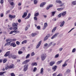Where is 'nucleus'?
<instances>
[{
	"mask_svg": "<svg viewBox=\"0 0 76 76\" xmlns=\"http://www.w3.org/2000/svg\"><path fill=\"white\" fill-rule=\"evenodd\" d=\"M18 23H14L12 24V28L13 29H14V31H13V32H14L15 33H17V30H16L18 29Z\"/></svg>",
	"mask_w": 76,
	"mask_h": 76,
	"instance_id": "f257e3e1",
	"label": "nucleus"
},
{
	"mask_svg": "<svg viewBox=\"0 0 76 76\" xmlns=\"http://www.w3.org/2000/svg\"><path fill=\"white\" fill-rule=\"evenodd\" d=\"M46 58V54H43L41 56V60L42 61H44Z\"/></svg>",
	"mask_w": 76,
	"mask_h": 76,
	"instance_id": "f03ea898",
	"label": "nucleus"
},
{
	"mask_svg": "<svg viewBox=\"0 0 76 76\" xmlns=\"http://www.w3.org/2000/svg\"><path fill=\"white\" fill-rule=\"evenodd\" d=\"M59 34V33H56L55 34H54L53 36L51 37V39H53L54 38H56L57 37L58 35Z\"/></svg>",
	"mask_w": 76,
	"mask_h": 76,
	"instance_id": "7ed1b4c3",
	"label": "nucleus"
},
{
	"mask_svg": "<svg viewBox=\"0 0 76 76\" xmlns=\"http://www.w3.org/2000/svg\"><path fill=\"white\" fill-rule=\"evenodd\" d=\"M49 37H50V34H48L47 35H46V36L45 37L44 39V41H45L46 40L48 39Z\"/></svg>",
	"mask_w": 76,
	"mask_h": 76,
	"instance_id": "20e7f679",
	"label": "nucleus"
},
{
	"mask_svg": "<svg viewBox=\"0 0 76 76\" xmlns=\"http://www.w3.org/2000/svg\"><path fill=\"white\" fill-rule=\"evenodd\" d=\"M28 64L25 65L24 66V72H26L27 70H28Z\"/></svg>",
	"mask_w": 76,
	"mask_h": 76,
	"instance_id": "39448f33",
	"label": "nucleus"
},
{
	"mask_svg": "<svg viewBox=\"0 0 76 76\" xmlns=\"http://www.w3.org/2000/svg\"><path fill=\"white\" fill-rule=\"evenodd\" d=\"M10 51L7 52L4 55V56L7 57V56H9L10 55Z\"/></svg>",
	"mask_w": 76,
	"mask_h": 76,
	"instance_id": "423d86ee",
	"label": "nucleus"
},
{
	"mask_svg": "<svg viewBox=\"0 0 76 76\" xmlns=\"http://www.w3.org/2000/svg\"><path fill=\"white\" fill-rule=\"evenodd\" d=\"M30 61V60L29 59H27L24 61L22 63L23 64H26L27 63L29 62Z\"/></svg>",
	"mask_w": 76,
	"mask_h": 76,
	"instance_id": "0eeeda50",
	"label": "nucleus"
},
{
	"mask_svg": "<svg viewBox=\"0 0 76 76\" xmlns=\"http://www.w3.org/2000/svg\"><path fill=\"white\" fill-rule=\"evenodd\" d=\"M42 42V41L40 40L38 43V45H37L36 47V48H38L39 47V46L41 45V43Z\"/></svg>",
	"mask_w": 76,
	"mask_h": 76,
	"instance_id": "6e6552de",
	"label": "nucleus"
},
{
	"mask_svg": "<svg viewBox=\"0 0 76 76\" xmlns=\"http://www.w3.org/2000/svg\"><path fill=\"white\" fill-rule=\"evenodd\" d=\"M46 4V2H43L40 4V7H42L43 6Z\"/></svg>",
	"mask_w": 76,
	"mask_h": 76,
	"instance_id": "1a4fd4ad",
	"label": "nucleus"
},
{
	"mask_svg": "<svg viewBox=\"0 0 76 76\" xmlns=\"http://www.w3.org/2000/svg\"><path fill=\"white\" fill-rule=\"evenodd\" d=\"M9 17L10 18H12V19H14L16 18V15H9Z\"/></svg>",
	"mask_w": 76,
	"mask_h": 76,
	"instance_id": "9d476101",
	"label": "nucleus"
},
{
	"mask_svg": "<svg viewBox=\"0 0 76 76\" xmlns=\"http://www.w3.org/2000/svg\"><path fill=\"white\" fill-rule=\"evenodd\" d=\"M27 12H25L23 13V15L22 16V17L23 18H25L27 16Z\"/></svg>",
	"mask_w": 76,
	"mask_h": 76,
	"instance_id": "9b49d317",
	"label": "nucleus"
},
{
	"mask_svg": "<svg viewBox=\"0 0 76 76\" xmlns=\"http://www.w3.org/2000/svg\"><path fill=\"white\" fill-rule=\"evenodd\" d=\"M48 25V24H47V23H44V27L43 28V29L44 30L45 28H46V27Z\"/></svg>",
	"mask_w": 76,
	"mask_h": 76,
	"instance_id": "f8f14e48",
	"label": "nucleus"
},
{
	"mask_svg": "<svg viewBox=\"0 0 76 76\" xmlns=\"http://www.w3.org/2000/svg\"><path fill=\"white\" fill-rule=\"evenodd\" d=\"M10 46H12L13 47H15L16 46V44H15V42H12L11 44V45H10Z\"/></svg>",
	"mask_w": 76,
	"mask_h": 76,
	"instance_id": "ddd939ff",
	"label": "nucleus"
},
{
	"mask_svg": "<svg viewBox=\"0 0 76 76\" xmlns=\"http://www.w3.org/2000/svg\"><path fill=\"white\" fill-rule=\"evenodd\" d=\"M55 64V63L53 61H51L50 63V66H53V64Z\"/></svg>",
	"mask_w": 76,
	"mask_h": 76,
	"instance_id": "4468645a",
	"label": "nucleus"
},
{
	"mask_svg": "<svg viewBox=\"0 0 76 76\" xmlns=\"http://www.w3.org/2000/svg\"><path fill=\"white\" fill-rule=\"evenodd\" d=\"M65 23V22L64 21H63L62 23H61V25H60V26L61 27H62V26H64V23Z\"/></svg>",
	"mask_w": 76,
	"mask_h": 76,
	"instance_id": "2eb2a0df",
	"label": "nucleus"
},
{
	"mask_svg": "<svg viewBox=\"0 0 76 76\" xmlns=\"http://www.w3.org/2000/svg\"><path fill=\"white\" fill-rule=\"evenodd\" d=\"M44 69L43 68H42L40 70V73L42 74V75H43V73H44Z\"/></svg>",
	"mask_w": 76,
	"mask_h": 76,
	"instance_id": "dca6fc26",
	"label": "nucleus"
},
{
	"mask_svg": "<svg viewBox=\"0 0 76 76\" xmlns=\"http://www.w3.org/2000/svg\"><path fill=\"white\" fill-rule=\"evenodd\" d=\"M64 9V7L63 8L61 7L59 8H58L57 10H58V11H61V10H63Z\"/></svg>",
	"mask_w": 76,
	"mask_h": 76,
	"instance_id": "f3484780",
	"label": "nucleus"
},
{
	"mask_svg": "<svg viewBox=\"0 0 76 76\" xmlns=\"http://www.w3.org/2000/svg\"><path fill=\"white\" fill-rule=\"evenodd\" d=\"M31 16V14L29 13L28 14V16L25 18V19H29L30 18V16Z\"/></svg>",
	"mask_w": 76,
	"mask_h": 76,
	"instance_id": "a211bd4d",
	"label": "nucleus"
},
{
	"mask_svg": "<svg viewBox=\"0 0 76 76\" xmlns=\"http://www.w3.org/2000/svg\"><path fill=\"white\" fill-rule=\"evenodd\" d=\"M61 14L62 15V16H64L65 15H66V11L64 12H63L61 13Z\"/></svg>",
	"mask_w": 76,
	"mask_h": 76,
	"instance_id": "6ab92c4d",
	"label": "nucleus"
},
{
	"mask_svg": "<svg viewBox=\"0 0 76 76\" xmlns=\"http://www.w3.org/2000/svg\"><path fill=\"white\" fill-rule=\"evenodd\" d=\"M5 73H6V72H0V76H2V75H3V74Z\"/></svg>",
	"mask_w": 76,
	"mask_h": 76,
	"instance_id": "aec40b11",
	"label": "nucleus"
},
{
	"mask_svg": "<svg viewBox=\"0 0 76 76\" xmlns=\"http://www.w3.org/2000/svg\"><path fill=\"white\" fill-rule=\"evenodd\" d=\"M56 69H57V66H55L52 68V69L54 70L53 71H56Z\"/></svg>",
	"mask_w": 76,
	"mask_h": 76,
	"instance_id": "412c9836",
	"label": "nucleus"
},
{
	"mask_svg": "<svg viewBox=\"0 0 76 76\" xmlns=\"http://www.w3.org/2000/svg\"><path fill=\"white\" fill-rule=\"evenodd\" d=\"M56 3H60L61 4L62 3L61 1L59 0H56Z\"/></svg>",
	"mask_w": 76,
	"mask_h": 76,
	"instance_id": "4be33fe9",
	"label": "nucleus"
},
{
	"mask_svg": "<svg viewBox=\"0 0 76 76\" xmlns=\"http://www.w3.org/2000/svg\"><path fill=\"white\" fill-rule=\"evenodd\" d=\"M13 67V64H12L8 66V67L9 69H12Z\"/></svg>",
	"mask_w": 76,
	"mask_h": 76,
	"instance_id": "5701e85b",
	"label": "nucleus"
},
{
	"mask_svg": "<svg viewBox=\"0 0 76 76\" xmlns=\"http://www.w3.org/2000/svg\"><path fill=\"white\" fill-rule=\"evenodd\" d=\"M56 13V11H54L52 12V16H54V15H55Z\"/></svg>",
	"mask_w": 76,
	"mask_h": 76,
	"instance_id": "b1692460",
	"label": "nucleus"
},
{
	"mask_svg": "<svg viewBox=\"0 0 76 76\" xmlns=\"http://www.w3.org/2000/svg\"><path fill=\"white\" fill-rule=\"evenodd\" d=\"M57 29V28L56 27H55V28H53V29H52V32H54L56 30V29Z\"/></svg>",
	"mask_w": 76,
	"mask_h": 76,
	"instance_id": "393cba45",
	"label": "nucleus"
},
{
	"mask_svg": "<svg viewBox=\"0 0 76 76\" xmlns=\"http://www.w3.org/2000/svg\"><path fill=\"white\" fill-rule=\"evenodd\" d=\"M31 65L32 66H37V64L36 62L32 63L31 64Z\"/></svg>",
	"mask_w": 76,
	"mask_h": 76,
	"instance_id": "a878e982",
	"label": "nucleus"
},
{
	"mask_svg": "<svg viewBox=\"0 0 76 76\" xmlns=\"http://www.w3.org/2000/svg\"><path fill=\"white\" fill-rule=\"evenodd\" d=\"M26 42H27V41L25 40V41H23L22 42L21 44H25V43H26Z\"/></svg>",
	"mask_w": 76,
	"mask_h": 76,
	"instance_id": "bb28decb",
	"label": "nucleus"
},
{
	"mask_svg": "<svg viewBox=\"0 0 76 76\" xmlns=\"http://www.w3.org/2000/svg\"><path fill=\"white\" fill-rule=\"evenodd\" d=\"M38 15H39V12H37V13H36L35 14L34 16L35 17H37L38 16Z\"/></svg>",
	"mask_w": 76,
	"mask_h": 76,
	"instance_id": "cd10ccee",
	"label": "nucleus"
},
{
	"mask_svg": "<svg viewBox=\"0 0 76 76\" xmlns=\"http://www.w3.org/2000/svg\"><path fill=\"white\" fill-rule=\"evenodd\" d=\"M22 53H23V52L20 51H18V54H22Z\"/></svg>",
	"mask_w": 76,
	"mask_h": 76,
	"instance_id": "c85d7f7f",
	"label": "nucleus"
},
{
	"mask_svg": "<svg viewBox=\"0 0 76 76\" xmlns=\"http://www.w3.org/2000/svg\"><path fill=\"white\" fill-rule=\"evenodd\" d=\"M37 35V33H32L31 34L32 37H34Z\"/></svg>",
	"mask_w": 76,
	"mask_h": 76,
	"instance_id": "c756f323",
	"label": "nucleus"
},
{
	"mask_svg": "<svg viewBox=\"0 0 76 76\" xmlns=\"http://www.w3.org/2000/svg\"><path fill=\"white\" fill-rule=\"evenodd\" d=\"M12 57L13 58V59H15V58H16L17 57H16V55H13L12 56Z\"/></svg>",
	"mask_w": 76,
	"mask_h": 76,
	"instance_id": "7c9ffc66",
	"label": "nucleus"
},
{
	"mask_svg": "<svg viewBox=\"0 0 76 76\" xmlns=\"http://www.w3.org/2000/svg\"><path fill=\"white\" fill-rule=\"evenodd\" d=\"M30 56V54H28L26 56V58H29V57Z\"/></svg>",
	"mask_w": 76,
	"mask_h": 76,
	"instance_id": "2f4dec72",
	"label": "nucleus"
},
{
	"mask_svg": "<svg viewBox=\"0 0 76 76\" xmlns=\"http://www.w3.org/2000/svg\"><path fill=\"white\" fill-rule=\"evenodd\" d=\"M37 68H36L35 67H34L33 69L34 72H36V71H37Z\"/></svg>",
	"mask_w": 76,
	"mask_h": 76,
	"instance_id": "473e14b6",
	"label": "nucleus"
},
{
	"mask_svg": "<svg viewBox=\"0 0 76 76\" xmlns=\"http://www.w3.org/2000/svg\"><path fill=\"white\" fill-rule=\"evenodd\" d=\"M67 63H65V62H64V64L62 66L63 67H65L66 66H67Z\"/></svg>",
	"mask_w": 76,
	"mask_h": 76,
	"instance_id": "72a5a7b5",
	"label": "nucleus"
},
{
	"mask_svg": "<svg viewBox=\"0 0 76 76\" xmlns=\"http://www.w3.org/2000/svg\"><path fill=\"white\" fill-rule=\"evenodd\" d=\"M72 4L73 5H76V1H74L72 2Z\"/></svg>",
	"mask_w": 76,
	"mask_h": 76,
	"instance_id": "f704fd0d",
	"label": "nucleus"
},
{
	"mask_svg": "<svg viewBox=\"0 0 76 76\" xmlns=\"http://www.w3.org/2000/svg\"><path fill=\"white\" fill-rule=\"evenodd\" d=\"M7 61V59H4L3 60V63H5V62Z\"/></svg>",
	"mask_w": 76,
	"mask_h": 76,
	"instance_id": "c9c22d12",
	"label": "nucleus"
},
{
	"mask_svg": "<svg viewBox=\"0 0 76 76\" xmlns=\"http://www.w3.org/2000/svg\"><path fill=\"white\" fill-rule=\"evenodd\" d=\"M62 62V61L61 60L58 61L57 63L58 64H60Z\"/></svg>",
	"mask_w": 76,
	"mask_h": 76,
	"instance_id": "e433bc0d",
	"label": "nucleus"
},
{
	"mask_svg": "<svg viewBox=\"0 0 76 76\" xmlns=\"http://www.w3.org/2000/svg\"><path fill=\"white\" fill-rule=\"evenodd\" d=\"M75 51H76V48H74L72 50V53H75Z\"/></svg>",
	"mask_w": 76,
	"mask_h": 76,
	"instance_id": "4c0bfd02",
	"label": "nucleus"
},
{
	"mask_svg": "<svg viewBox=\"0 0 76 76\" xmlns=\"http://www.w3.org/2000/svg\"><path fill=\"white\" fill-rule=\"evenodd\" d=\"M7 45H8V46H9V43H8V42H7V43L4 45V46H7Z\"/></svg>",
	"mask_w": 76,
	"mask_h": 76,
	"instance_id": "58836bf2",
	"label": "nucleus"
},
{
	"mask_svg": "<svg viewBox=\"0 0 76 76\" xmlns=\"http://www.w3.org/2000/svg\"><path fill=\"white\" fill-rule=\"evenodd\" d=\"M34 2L35 4H37V1L36 0H34Z\"/></svg>",
	"mask_w": 76,
	"mask_h": 76,
	"instance_id": "ea45409f",
	"label": "nucleus"
},
{
	"mask_svg": "<svg viewBox=\"0 0 76 76\" xmlns=\"http://www.w3.org/2000/svg\"><path fill=\"white\" fill-rule=\"evenodd\" d=\"M61 15H62L61 13H60L58 15V18H61Z\"/></svg>",
	"mask_w": 76,
	"mask_h": 76,
	"instance_id": "a19ab883",
	"label": "nucleus"
},
{
	"mask_svg": "<svg viewBox=\"0 0 76 76\" xmlns=\"http://www.w3.org/2000/svg\"><path fill=\"white\" fill-rule=\"evenodd\" d=\"M34 55H35V53L34 52H32L31 54V56H34Z\"/></svg>",
	"mask_w": 76,
	"mask_h": 76,
	"instance_id": "79ce46f5",
	"label": "nucleus"
},
{
	"mask_svg": "<svg viewBox=\"0 0 76 76\" xmlns=\"http://www.w3.org/2000/svg\"><path fill=\"white\" fill-rule=\"evenodd\" d=\"M59 56V54H57L55 56V58H58Z\"/></svg>",
	"mask_w": 76,
	"mask_h": 76,
	"instance_id": "37998d69",
	"label": "nucleus"
},
{
	"mask_svg": "<svg viewBox=\"0 0 76 76\" xmlns=\"http://www.w3.org/2000/svg\"><path fill=\"white\" fill-rule=\"evenodd\" d=\"M10 4L11 6H13V4H14V2H12L11 3H10Z\"/></svg>",
	"mask_w": 76,
	"mask_h": 76,
	"instance_id": "c03bdc74",
	"label": "nucleus"
},
{
	"mask_svg": "<svg viewBox=\"0 0 76 76\" xmlns=\"http://www.w3.org/2000/svg\"><path fill=\"white\" fill-rule=\"evenodd\" d=\"M11 76H15V74L14 73H12L11 74Z\"/></svg>",
	"mask_w": 76,
	"mask_h": 76,
	"instance_id": "a18cd8bd",
	"label": "nucleus"
},
{
	"mask_svg": "<svg viewBox=\"0 0 76 76\" xmlns=\"http://www.w3.org/2000/svg\"><path fill=\"white\" fill-rule=\"evenodd\" d=\"M53 43V42H50V43H49L48 45V46L50 47V46H51V45H52V44Z\"/></svg>",
	"mask_w": 76,
	"mask_h": 76,
	"instance_id": "49530a36",
	"label": "nucleus"
},
{
	"mask_svg": "<svg viewBox=\"0 0 76 76\" xmlns=\"http://www.w3.org/2000/svg\"><path fill=\"white\" fill-rule=\"evenodd\" d=\"M16 44H17V45H19L20 44V42H19V41H17L16 42Z\"/></svg>",
	"mask_w": 76,
	"mask_h": 76,
	"instance_id": "de8ad7c7",
	"label": "nucleus"
},
{
	"mask_svg": "<svg viewBox=\"0 0 76 76\" xmlns=\"http://www.w3.org/2000/svg\"><path fill=\"white\" fill-rule=\"evenodd\" d=\"M53 4H50V5H49V7L50 8V7H53Z\"/></svg>",
	"mask_w": 76,
	"mask_h": 76,
	"instance_id": "09e8293b",
	"label": "nucleus"
},
{
	"mask_svg": "<svg viewBox=\"0 0 76 76\" xmlns=\"http://www.w3.org/2000/svg\"><path fill=\"white\" fill-rule=\"evenodd\" d=\"M37 28L38 29H41V27L39 26H37Z\"/></svg>",
	"mask_w": 76,
	"mask_h": 76,
	"instance_id": "8fccbe9b",
	"label": "nucleus"
},
{
	"mask_svg": "<svg viewBox=\"0 0 76 76\" xmlns=\"http://www.w3.org/2000/svg\"><path fill=\"white\" fill-rule=\"evenodd\" d=\"M70 72V70L69 69H68L66 71L67 73H69Z\"/></svg>",
	"mask_w": 76,
	"mask_h": 76,
	"instance_id": "3c124183",
	"label": "nucleus"
},
{
	"mask_svg": "<svg viewBox=\"0 0 76 76\" xmlns=\"http://www.w3.org/2000/svg\"><path fill=\"white\" fill-rule=\"evenodd\" d=\"M9 41H10V39H8L6 40V42H9Z\"/></svg>",
	"mask_w": 76,
	"mask_h": 76,
	"instance_id": "603ef678",
	"label": "nucleus"
},
{
	"mask_svg": "<svg viewBox=\"0 0 76 76\" xmlns=\"http://www.w3.org/2000/svg\"><path fill=\"white\" fill-rule=\"evenodd\" d=\"M48 45V43H45L44 45V47H47V46Z\"/></svg>",
	"mask_w": 76,
	"mask_h": 76,
	"instance_id": "864d4df0",
	"label": "nucleus"
},
{
	"mask_svg": "<svg viewBox=\"0 0 76 76\" xmlns=\"http://www.w3.org/2000/svg\"><path fill=\"white\" fill-rule=\"evenodd\" d=\"M62 50H63V48H60L59 49V50L60 51H62Z\"/></svg>",
	"mask_w": 76,
	"mask_h": 76,
	"instance_id": "5fc2aeb1",
	"label": "nucleus"
},
{
	"mask_svg": "<svg viewBox=\"0 0 76 76\" xmlns=\"http://www.w3.org/2000/svg\"><path fill=\"white\" fill-rule=\"evenodd\" d=\"M34 19L35 20H37V17H34Z\"/></svg>",
	"mask_w": 76,
	"mask_h": 76,
	"instance_id": "6e6d98bb",
	"label": "nucleus"
},
{
	"mask_svg": "<svg viewBox=\"0 0 76 76\" xmlns=\"http://www.w3.org/2000/svg\"><path fill=\"white\" fill-rule=\"evenodd\" d=\"M74 28H72L70 30V31H69L68 32V33H69V32H71L72 31V30H73V29H74Z\"/></svg>",
	"mask_w": 76,
	"mask_h": 76,
	"instance_id": "4d7b16f0",
	"label": "nucleus"
},
{
	"mask_svg": "<svg viewBox=\"0 0 76 76\" xmlns=\"http://www.w3.org/2000/svg\"><path fill=\"white\" fill-rule=\"evenodd\" d=\"M0 16H1V17H3V13H1L0 14Z\"/></svg>",
	"mask_w": 76,
	"mask_h": 76,
	"instance_id": "13d9d810",
	"label": "nucleus"
},
{
	"mask_svg": "<svg viewBox=\"0 0 76 76\" xmlns=\"http://www.w3.org/2000/svg\"><path fill=\"white\" fill-rule=\"evenodd\" d=\"M0 3L1 4H3V0H1Z\"/></svg>",
	"mask_w": 76,
	"mask_h": 76,
	"instance_id": "bf43d9fd",
	"label": "nucleus"
},
{
	"mask_svg": "<svg viewBox=\"0 0 76 76\" xmlns=\"http://www.w3.org/2000/svg\"><path fill=\"white\" fill-rule=\"evenodd\" d=\"M27 29H28V26L26 27V28H25V31H27Z\"/></svg>",
	"mask_w": 76,
	"mask_h": 76,
	"instance_id": "052dcab7",
	"label": "nucleus"
},
{
	"mask_svg": "<svg viewBox=\"0 0 76 76\" xmlns=\"http://www.w3.org/2000/svg\"><path fill=\"white\" fill-rule=\"evenodd\" d=\"M18 22L19 23H20V22H21V20L20 19L18 20Z\"/></svg>",
	"mask_w": 76,
	"mask_h": 76,
	"instance_id": "680f3d73",
	"label": "nucleus"
},
{
	"mask_svg": "<svg viewBox=\"0 0 76 76\" xmlns=\"http://www.w3.org/2000/svg\"><path fill=\"white\" fill-rule=\"evenodd\" d=\"M13 33V31H12L10 33V34H12Z\"/></svg>",
	"mask_w": 76,
	"mask_h": 76,
	"instance_id": "e2e57ef3",
	"label": "nucleus"
},
{
	"mask_svg": "<svg viewBox=\"0 0 76 76\" xmlns=\"http://www.w3.org/2000/svg\"><path fill=\"white\" fill-rule=\"evenodd\" d=\"M22 4V3H19L18 4V6H21Z\"/></svg>",
	"mask_w": 76,
	"mask_h": 76,
	"instance_id": "0e129e2a",
	"label": "nucleus"
},
{
	"mask_svg": "<svg viewBox=\"0 0 76 76\" xmlns=\"http://www.w3.org/2000/svg\"><path fill=\"white\" fill-rule=\"evenodd\" d=\"M69 59H68L65 61V63H66L69 61Z\"/></svg>",
	"mask_w": 76,
	"mask_h": 76,
	"instance_id": "69168bd1",
	"label": "nucleus"
},
{
	"mask_svg": "<svg viewBox=\"0 0 76 76\" xmlns=\"http://www.w3.org/2000/svg\"><path fill=\"white\" fill-rule=\"evenodd\" d=\"M57 76H62V75L59 74Z\"/></svg>",
	"mask_w": 76,
	"mask_h": 76,
	"instance_id": "338daca9",
	"label": "nucleus"
},
{
	"mask_svg": "<svg viewBox=\"0 0 76 76\" xmlns=\"http://www.w3.org/2000/svg\"><path fill=\"white\" fill-rule=\"evenodd\" d=\"M56 73H54L53 74V76H56Z\"/></svg>",
	"mask_w": 76,
	"mask_h": 76,
	"instance_id": "774afa93",
	"label": "nucleus"
}]
</instances>
